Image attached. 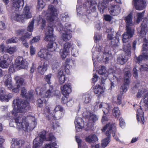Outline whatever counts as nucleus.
Instances as JSON below:
<instances>
[{
	"instance_id": "680f3d73",
	"label": "nucleus",
	"mask_w": 148,
	"mask_h": 148,
	"mask_svg": "<svg viewBox=\"0 0 148 148\" xmlns=\"http://www.w3.org/2000/svg\"><path fill=\"white\" fill-rule=\"evenodd\" d=\"M18 40L16 38H12L10 39L7 40V43L8 44L9 43H14L17 42Z\"/></svg>"
},
{
	"instance_id": "a211bd4d",
	"label": "nucleus",
	"mask_w": 148,
	"mask_h": 148,
	"mask_svg": "<svg viewBox=\"0 0 148 148\" xmlns=\"http://www.w3.org/2000/svg\"><path fill=\"white\" fill-rule=\"evenodd\" d=\"M110 14L112 15L115 16L118 14L120 11V8L118 5H112L109 8Z\"/></svg>"
},
{
	"instance_id": "bb28decb",
	"label": "nucleus",
	"mask_w": 148,
	"mask_h": 148,
	"mask_svg": "<svg viewBox=\"0 0 148 148\" xmlns=\"http://www.w3.org/2000/svg\"><path fill=\"white\" fill-rule=\"evenodd\" d=\"M127 59L125 55L121 54L117 58L118 63L121 64H123L127 61Z\"/></svg>"
},
{
	"instance_id": "7c9ffc66",
	"label": "nucleus",
	"mask_w": 148,
	"mask_h": 148,
	"mask_svg": "<svg viewBox=\"0 0 148 148\" xmlns=\"http://www.w3.org/2000/svg\"><path fill=\"white\" fill-rule=\"evenodd\" d=\"M42 88L41 89L40 94L41 95H42L43 97H49L51 96L52 91L53 87H51L50 88L48 89L47 91L45 92V93L44 95H43L44 93L43 91H42Z\"/></svg>"
},
{
	"instance_id": "2f4dec72",
	"label": "nucleus",
	"mask_w": 148,
	"mask_h": 148,
	"mask_svg": "<svg viewBox=\"0 0 148 148\" xmlns=\"http://www.w3.org/2000/svg\"><path fill=\"white\" fill-rule=\"evenodd\" d=\"M47 68V65L45 64L40 65L37 68L38 72L41 74L43 75L46 71Z\"/></svg>"
},
{
	"instance_id": "0eeeda50",
	"label": "nucleus",
	"mask_w": 148,
	"mask_h": 148,
	"mask_svg": "<svg viewBox=\"0 0 148 148\" xmlns=\"http://www.w3.org/2000/svg\"><path fill=\"white\" fill-rule=\"evenodd\" d=\"M57 15V11L56 9L52 5L48 6L47 12L46 13L45 16L47 20L51 22L53 21L56 17Z\"/></svg>"
},
{
	"instance_id": "39448f33",
	"label": "nucleus",
	"mask_w": 148,
	"mask_h": 148,
	"mask_svg": "<svg viewBox=\"0 0 148 148\" xmlns=\"http://www.w3.org/2000/svg\"><path fill=\"white\" fill-rule=\"evenodd\" d=\"M32 17L31 13L29 7L26 5L23 10V14L19 15L17 14H15L14 17V19L19 22H23L24 18H29Z\"/></svg>"
},
{
	"instance_id": "338daca9",
	"label": "nucleus",
	"mask_w": 148,
	"mask_h": 148,
	"mask_svg": "<svg viewBox=\"0 0 148 148\" xmlns=\"http://www.w3.org/2000/svg\"><path fill=\"white\" fill-rule=\"evenodd\" d=\"M107 77V75L103 74L101 76V84H103L104 83L106 80V79Z\"/></svg>"
},
{
	"instance_id": "423d86ee",
	"label": "nucleus",
	"mask_w": 148,
	"mask_h": 148,
	"mask_svg": "<svg viewBox=\"0 0 148 148\" xmlns=\"http://www.w3.org/2000/svg\"><path fill=\"white\" fill-rule=\"evenodd\" d=\"M125 73L124 75V83L121 86L120 91L122 92V94L123 92H126L128 89V85L130 82V79L131 76L130 71L128 69H124Z\"/></svg>"
},
{
	"instance_id": "5701e85b",
	"label": "nucleus",
	"mask_w": 148,
	"mask_h": 148,
	"mask_svg": "<svg viewBox=\"0 0 148 148\" xmlns=\"http://www.w3.org/2000/svg\"><path fill=\"white\" fill-rule=\"evenodd\" d=\"M135 58L136 62L139 64L143 60L148 59V53H143L138 57H136Z\"/></svg>"
},
{
	"instance_id": "49530a36",
	"label": "nucleus",
	"mask_w": 148,
	"mask_h": 148,
	"mask_svg": "<svg viewBox=\"0 0 148 148\" xmlns=\"http://www.w3.org/2000/svg\"><path fill=\"white\" fill-rule=\"evenodd\" d=\"M113 79H112L111 80V88L114 87L116 84L118 82V78L115 76H113Z\"/></svg>"
},
{
	"instance_id": "864d4df0",
	"label": "nucleus",
	"mask_w": 148,
	"mask_h": 148,
	"mask_svg": "<svg viewBox=\"0 0 148 148\" xmlns=\"http://www.w3.org/2000/svg\"><path fill=\"white\" fill-rule=\"evenodd\" d=\"M99 8L100 9V11L103 12V11L107 7V5L106 3H104V2H103L101 3V4H99L98 5Z\"/></svg>"
},
{
	"instance_id": "ddd939ff",
	"label": "nucleus",
	"mask_w": 148,
	"mask_h": 148,
	"mask_svg": "<svg viewBox=\"0 0 148 148\" xmlns=\"http://www.w3.org/2000/svg\"><path fill=\"white\" fill-rule=\"evenodd\" d=\"M5 88L0 87V100L1 101H8L13 96L11 94H9L5 95Z\"/></svg>"
},
{
	"instance_id": "72a5a7b5",
	"label": "nucleus",
	"mask_w": 148,
	"mask_h": 148,
	"mask_svg": "<svg viewBox=\"0 0 148 148\" xmlns=\"http://www.w3.org/2000/svg\"><path fill=\"white\" fill-rule=\"evenodd\" d=\"M88 2L90 4V9L92 11L94 12L96 10V6L97 5V3L95 1L92 0H87Z\"/></svg>"
},
{
	"instance_id": "8fccbe9b",
	"label": "nucleus",
	"mask_w": 148,
	"mask_h": 148,
	"mask_svg": "<svg viewBox=\"0 0 148 148\" xmlns=\"http://www.w3.org/2000/svg\"><path fill=\"white\" fill-rule=\"evenodd\" d=\"M113 115L116 117H118L120 114V111L117 107H114L113 110Z\"/></svg>"
},
{
	"instance_id": "e2e57ef3",
	"label": "nucleus",
	"mask_w": 148,
	"mask_h": 148,
	"mask_svg": "<svg viewBox=\"0 0 148 148\" xmlns=\"http://www.w3.org/2000/svg\"><path fill=\"white\" fill-rule=\"evenodd\" d=\"M54 110L55 112H62L63 110V108L62 106H58L55 107Z\"/></svg>"
},
{
	"instance_id": "774afa93",
	"label": "nucleus",
	"mask_w": 148,
	"mask_h": 148,
	"mask_svg": "<svg viewBox=\"0 0 148 148\" xmlns=\"http://www.w3.org/2000/svg\"><path fill=\"white\" fill-rule=\"evenodd\" d=\"M141 71H148V66L147 64H144L141 66L140 68Z\"/></svg>"
},
{
	"instance_id": "c9c22d12",
	"label": "nucleus",
	"mask_w": 148,
	"mask_h": 148,
	"mask_svg": "<svg viewBox=\"0 0 148 148\" xmlns=\"http://www.w3.org/2000/svg\"><path fill=\"white\" fill-rule=\"evenodd\" d=\"M98 106H99V108H101L103 107V110H106L108 109V112H109V110L110 109V106L109 105L106 103H103L102 104L100 103H97L96 105L95 106V107L96 108V107H98Z\"/></svg>"
},
{
	"instance_id": "c756f323",
	"label": "nucleus",
	"mask_w": 148,
	"mask_h": 148,
	"mask_svg": "<svg viewBox=\"0 0 148 148\" xmlns=\"http://www.w3.org/2000/svg\"><path fill=\"white\" fill-rule=\"evenodd\" d=\"M74 123L76 128L79 129H82L83 126L82 124L83 123L82 119L81 118H77L76 119Z\"/></svg>"
},
{
	"instance_id": "412c9836",
	"label": "nucleus",
	"mask_w": 148,
	"mask_h": 148,
	"mask_svg": "<svg viewBox=\"0 0 148 148\" xmlns=\"http://www.w3.org/2000/svg\"><path fill=\"white\" fill-rule=\"evenodd\" d=\"M111 134V131L109 132V130H107L106 133V135L107 136V138L103 139L101 145V147L103 148H105L109 143Z\"/></svg>"
},
{
	"instance_id": "37998d69",
	"label": "nucleus",
	"mask_w": 148,
	"mask_h": 148,
	"mask_svg": "<svg viewBox=\"0 0 148 148\" xmlns=\"http://www.w3.org/2000/svg\"><path fill=\"white\" fill-rule=\"evenodd\" d=\"M69 52L62 49L60 50V53L61 57L63 59L66 57L69 54Z\"/></svg>"
},
{
	"instance_id": "13d9d810",
	"label": "nucleus",
	"mask_w": 148,
	"mask_h": 148,
	"mask_svg": "<svg viewBox=\"0 0 148 148\" xmlns=\"http://www.w3.org/2000/svg\"><path fill=\"white\" fill-rule=\"evenodd\" d=\"M106 72V69L105 67L104 66H102L101 69L98 71V73L100 75H102L103 74H106L105 73Z\"/></svg>"
},
{
	"instance_id": "f03ea898",
	"label": "nucleus",
	"mask_w": 148,
	"mask_h": 148,
	"mask_svg": "<svg viewBox=\"0 0 148 148\" xmlns=\"http://www.w3.org/2000/svg\"><path fill=\"white\" fill-rule=\"evenodd\" d=\"M53 27L50 26H48L45 30V40L51 42L47 45V51L45 49H42L38 53V56L43 59H47L50 58L51 54L49 53V52L55 51L57 48L56 43L53 42L55 40V37L53 35Z\"/></svg>"
},
{
	"instance_id": "ea45409f",
	"label": "nucleus",
	"mask_w": 148,
	"mask_h": 148,
	"mask_svg": "<svg viewBox=\"0 0 148 148\" xmlns=\"http://www.w3.org/2000/svg\"><path fill=\"white\" fill-rule=\"evenodd\" d=\"M62 116V114L60 112H55L54 114H52V117L55 120L59 119Z\"/></svg>"
},
{
	"instance_id": "6e6552de",
	"label": "nucleus",
	"mask_w": 148,
	"mask_h": 148,
	"mask_svg": "<svg viewBox=\"0 0 148 148\" xmlns=\"http://www.w3.org/2000/svg\"><path fill=\"white\" fill-rule=\"evenodd\" d=\"M46 132L42 131L39 136L37 137L33 141V148H39L42 144L43 141L46 139Z\"/></svg>"
},
{
	"instance_id": "f257e3e1",
	"label": "nucleus",
	"mask_w": 148,
	"mask_h": 148,
	"mask_svg": "<svg viewBox=\"0 0 148 148\" xmlns=\"http://www.w3.org/2000/svg\"><path fill=\"white\" fill-rule=\"evenodd\" d=\"M13 104L14 108L12 114L15 123L11 121L9 124L10 126L14 127L15 123L16 128L18 129L25 131L33 129L36 125V122L33 121L29 125L28 123L26 121V117L23 115V114L29 109V103L17 98L13 100Z\"/></svg>"
},
{
	"instance_id": "f8f14e48",
	"label": "nucleus",
	"mask_w": 148,
	"mask_h": 148,
	"mask_svg": "<svg viewBox=\"0 0 148 148\" xmlns=\"http://www.w3.org/2000/svg\"><path fill=\"white\" fill-rule=\"evenodd\" d=\"M133 3L136 9L138 10H143L147 5L145 0H133Z\"/></svg>"
},
{
	"instance_id": "603ef678",
	"label": "nucleus",
	"mask_w": 148,
	"mask_h": 148,
	"mask_svg": "<svg viewBox=\"0 0 148 148\" xmlns=\"http://www.w3.org/2000/svg\"><path fill=\"white\" fill-rule=\"evenodd\" d=\"M141 30L140 32V34H143V32H144V33H143V35H145L146 34V32L145 30H146L145 29L147 27V25L146 23H144L143 22L141 24Z\"/></svg>"
},
{
	"instance_id": "bf43d9fd",
	"label": "nucleus",
	"mask_w": 148,
	"mask_h": 148,
	"mask_svg": "<svg viewBox=\"0 0 148 148\" xmlns=\"http://www.w3.org/2000/svg\"><path fill=\"white\" fill-rule=\"evenodd\" d=\"M44 6V3L42 0H38V8L39 9H42Z\"/></svg>"
},
{
	"instance_id": "c85d7f7f",
	"label": "nucleus",
	"mask_w": 148,
	"mask_h": 148,
	"mask_svg": "<svg viewBox=\"0 0 148 148\" xmlns=\"http://www.w3.org/2000/svg\"><path fill=\"white\" fill-rule=\"evenodd\" d=\"M58 77L59 83L60 84H62L65 81V76L63 74V72L62 71H60L58 73Z\"/></svg>"
},
{
	"instance_id": "4be33fe9",
	"label": "nucleus",
	"mask_w": 148,
	"mask_h": 148,
	"mask_svg": "<svg viewBox=\"0 0 148 148\" xmlns=\"http://www.w3.org/2000/svg\"><path fill=\"white\" fill-rule=\"evenodd\" d=\"M34 23V19H33L27 27V30L30 32L26 33L24 36H23L25 37V39L26 38H30V36L32 34L31 32L33 30Z\"/></svg>"
},
{
	"instance_id": "cd10ccee",
	"label": "nucleus",
	"mask_w": 148,
	"mask_h": 148,
	"mask_svg": "<svg viewBox=\"0 0 148 148\" xmlns=\"http://www.w3.org/2000/svg\"><path fill=\"white\" fill-rule=\"evenodd\" d=\"M85 140L88 143H94L97 140V138L95 135H90L86 137Z\"/></svg>"
},
{
	"instance_id": "9b49d317",
	"label": "nucleus",
	"mask_w": 148,
	"mask_h": 148,
	"mask_svg": "<svg viewBox=\"0 0 148 148\" xmlns=\"http://www.w3.org/2000/svg\"><path fill=\"white\" fill-rule=\"evenodd\" d=\"M106 130H109V132L111 131V134L112 133L113 136L114 137V138L116 141H119L118 138L116 136H115L116 129L114 123H109L105 126L103 129L101 130L103 132H104Z\"/></svg>"
},
{
	"instance_id": "20e7f679",
	"label": "nucleus",
	"mask_w": 148,
	"mask_h": 148,
	"mask_svg": "<svg viewBox=\"0 0 148 148\" xmlns=\"http://www.w3.org/2000/svg\"><path fill=\"white\" fill-rule=\"evenodd\" d=\"M142 96L143 99L140 102V105L142 106L143 109L146 110H148V90L145 89L139 90L137 94V98H140Z\"/></svg>"
},
{
	"instance_id": "9d476101",
	"label": "nucleus",
	"mask_w": 148,
	"mask_h": 148,
	"mask_svg": "<svg viewBox=\"0 0 148 148\" xmlns=\"http://www.w3.org/2000/svg\"><path fill=\"white\" fill-rule=\"evenodd\" d=\"M15 64L16 67L20 69H27L28 64L25 59L21 57H18L15 60Z\"/></svg>"
},
{
	"instance_id": "6e6d98bb",
	"label": "nucleus",
	"mask_w": 148,
	"mask_h": 148,
	"mask_svg": "<svg viewBox=\"0 0 148 148\" xmlns=\"http://www.w3.org/2000/svg\"><path fill=\"white\" fill-rule=\"evenodd\" d=\"M65 26V27H63L62 25V27L63 28V30L65 29L66 31H68L70 32H72L71 27V25L70 24L68 23H66Z\"/></svg>"
},
{
	"instance_id": "a19ab883",
	"label": "nucleus",
	"mask_w": 148,
	"mask_h": 148,
	"mask_svg": "<svg viewBox=\"0 0 148 148\" xmlns=\"http://www.w3.org/2000/svg\"><path fill=\"white\" fill-rule=\"evenodd\" d=\"M119 41V38L118 36H116L112 40L111 44L113 46L116 47L118 45Z\"/></svg>"
},
{
	"instance_id": "79ce46f5",
	"label": "nucleus",
	"mask_w": 148,
	"mask_h": 148,
	"mask_svg": "<svg viewBox=\"0 0 148 148\" xmlns=\"http://www.w3.org/2000/svg\"><path fill=\"white\" fill-rule=\"evenodd\" d=\"M20 40L21 41L22 43L24 46L26 48L29 47V44L27 42L25 37L23 36H22L19 38Z\"/></svg>"
},
{
	"instance_id": "7ed1b4c3",
	"label": "nucleus",
	"mask_w": 148,
	"mask_h": 148,
	"mask_svg": "<svg viewBox=\"0 0 148 148\" xmlns=\"http://www.w3.org/2000/svg\"><path fill=\"white\" fill-rule=\"evenodd\" d=\"M125 20L126 25V32L124 33L122 36L123 49L125 52L129 54L130 52L131 44L128 42L130 38L133 36L134 32V29L131 27L133 24L131 14H130L126 17Z\"/></svg>"
},
{
	"instance_id": "09e8293b",
	"label": "nucleus",
	"mask_w": 148,
	"mask_h": 148,
	"mask_svg": "<svg viewBox=\"0 0 148 148\" xmlns=\"http://www.w3.org/2000/svg\"><path fill=\"white\" fill-rule=\"evenodd\" d=\"M6 51L10 54H12L16 51V48L15 46L10 47L6 49Z\"/></svg>"
},
{
	"instance_id": "0e129e2a",
	"label": "nucleus",
	"mask_w": 148,
	"mask_h": 148,
	"mask_svg": "<svg viewBox=\"0 0 148 148\" xmlns=\"http://www.w3.org/2000/svg\"><path fill=\"white\" fill-rule=\"evenodd\" d=\"M51 76V74H49L47 75H46L45 77V80L49 84H50L51 83L50 80Z\"/></svg>"
},
{
	"instance_id": "052dcab7",
	"label": "nucleus",
	"mask_w": 148,
	"mask_h": 148,
	"mask_svg": "<svg viewBox=\"0 0 148 148\" xmlns=\"http://www.w3.org/2000/svg\"><path fill=\"white\" fill-rule=\"evenodd\" d=\"M43 98H42L41 99H39L37 100V103L38 106L39 107H41L42 106V103H45V101L43 99Z\"/></svg>"
},
{
	"instance_id": "e433bc0d",
	"label": "nucleus",
	"mask_w": 148,
	"mask_h": 148,
	"mask_svg": "<svg viewBox=\"0 0 148 148\" xmlns=\"http://www.w3.org/2000/svg\"><path fill=\"white\" fill-rule=\"evenodd\" d=\"M110 55L108 53V50L105 49V52L103 53L102 58V60L104 62H106L109 60V58L110 57Z\"/></svg>"
},
{
	"instance_id": "69168bd1",
	"label": "nucleus",
	"mask_w": 148,
	"mask_h": 148,
	"mask_svg": "<svg viewBox=\"0 0 148 148\" xmlns=\"http://www.w3.org/2000/svg\"><path fill=\"white\" fill-rule=\"evenodd\" d=\"M40 37L38 36L34 37L31 41L30 43H33L37 42L40 40Z\"/></svg>"
},
{
	"instance_id": "6ab92c4d",
	"label": "nucleus",
	"mask_w": 148,
	"mask_h": 148,
	"mask_svg": "<svg viewBox=\"0 0 148 148\" xmlns=\"http://www.w3.org/2000/svg\"><path fill=\"white\" fill-rule=\"evenodd\" d=\"M21 95L23 97H24L27 99H29L30 100L33 99V92L31 91L29 92L28 93H27V90L25 88H22L21 92Z\"/></svg>"
},
{
	"instance_id": "4d7b16f0",
	"label": "nucleus",
	"mask_w": 148,
	"mask_h": 148,
	"mask_svg": "<svg viewBox=\"0 0 148 148\" xmlns=\"http://www.w3.org/2000/svg\"><path fill=\"white\" fill-rule=\"evenodd\" d=\"M78 5H77V14H81V10H82V6H81V3H80L79 0L78 1Z\"/></svg>"
},
{
	"instance_id": "2eb2a0df",
	"label": "nucleus",
	"mask_w": 148,
	"mask_h": 148,
	"mask_svg": "<svg viewBox=\"0 0 148 148\" xmlns=\"http://www.w3.org/2000/svg\"><path fill=\"white\" fill-rule=\"evenodd\" d=\"M48 140L51 141V142L46 144L43 148H57L56 147L57 145L55 141L56 138L52 134H49Z\"/></svg>"
},
{
	"instance_id": "4468645a",
	"label": "nucleus",
	"mask_w": 148,
	"mask_h": 148,
	"mask_svg": "<svg viewBox=\"0 0 148 148\" xmlns=\"http://www.w3.org/2000/svg\"><path fill=\"white\" fill-rule=\"evenodd\" d=\"M24 3L23 0H12V9L16 11L21 9Z\"/></svg>"
},
{
	"instance_id": "de8ad7c7",
	"label": "nucleus",
	"mask_w": 148,
	"mask_h": 148,
	"mask_svg": "<svg viewBox=\"0 0 148 148\" xmlns=\"http://www.w3.org/2000/svg\"><path fill=\"white\" fill-rule=\"evenodd\" d=\"M72 45L71 43L67 42L65 43L64 45V50L66 51L69 52L70 49L72 47Z\"/></svg>"
},
{
	"instance_id": "393cba45",
	"label": "nucleus",
	"mask_w": 148,
	"mask_h": 148,
	"mask_svg": "<svg viewBox=\"0 0 148 148\" xmlns=\"http://www.w3.org/2000/svg\"><path fill=\"white\" fill-rule=\"evenodd\" d=\"M14 79L16 81V86L18 88H20L24 84V79L19 76H16Z\"/></svg>"
},
{
	"instance_id": "3c124183",
	"label": "nucleus",
	"mask_w": 148,
	"mask_h": 148,
	"mask_svg": "<svg viewBox=\"0 0 148 148\" xmlns=\"http://www.w3.org/2000/svg\"><path fill=\"white\" fill-rule=\"evenodd\" d=\"M144 13V11L142 12V13H138L137 14V18L136 22L137 23H138L142 19V18L143 16Z\"/></svg>"
},
{
	"instance_id": "dca6fc26",
	"label": "nucleus",
	"mask_w": 148,
	"mask_h": 148,
	"mask_svg": "<svg viewBox=\"0 0 148 148\" xmlns=\"http://www.w3.org/2000/svg\"><path fill=\"white\" fill-rule=\"evenodd\" d=\"M9 58V56L6 54H4L0 58V66L2 68H7L9 65V64L7 62Z\"/></svg>"
},
{
	"instance_id": "f704fd0d",
	"label": "nucleus",
	"mask_w": 148,
	"mask_h": 148,
	"mask_svg": "<svg viewBox=\"0 0 148 148\" xmlns=\"http://www.w3.org/2000/svg\"><path fill=\"white\" fill-rule=\"evenodd\" d=\"M76 139L78 144V148H88L86 143L82 142V140L76 136Z\"/></svg>"
},
{
	"instance_id": "a878e982",
	"label": "nucleus",
	"mask_w": 148,
	"mask_h": 148,
	"mask_svg": "<svg viewBox=\"0 0 148 148\" xmlns=\"http://www.w3.org/2000/svg\"><path fill=\"white\" fill-rule=\"evenodd\" d=\"M87 119L89 120L90 123H95L98 120V116L95 114L89 113V116H88Z\"/></svg>"
},
{
	"instance_id": "58836bf2",
	"label": "nucleus",
	"mask_w": 148,
	"mask_h": 148,
	"mask_svg": "<svg viewBox=\"0 0 148 148\" xmlns=\"http://www.w3.org/2000/svg\"><path fill=\"white\" fill-rule=\"evenodd\" d=\"M103 111L104 114L102 118L101 121L102 123H105L106 122L108 121V120L106 115L108 113V110L107 109L106 110H103Z\"/></svg>"
},
{
	"instance_id": "aec40b11",
	"label": "nucleus",
	"mask_w": 148,
	"mask_h": 148,
	"mask_svg": "<svg viewBox=\"0 0 148 148\" xmlns=\"http://www.w3.org/2000/svg\"><path fill=\"white\" fill-rule=\"evenodd\" d=\"M61 89L63 95H67L71 92V86L69 84H65L61 86Z\"/></svg>"
},
{
	"instance_id": "473e14b6",
	"label": "nucleus",
	"mask_w": 148,
	"mask_h": 148,
	"mask_svg": "<svg viewBox=\"0 0 148 148\" xmlns=\"http://www.w3.org/2000/svg\"><path fill=\"white\" fill-rule=\"evenodd\" d=\"M12 143V147H14V146L16 145H22L24 144L25 141L22 140H18L17 139H13Z\"/></svg>"
},
{
	"instance_id": "f3484780",
	"label": "nucleus",
	"mask_w": 148,
	"mask_h": 148,
	"mask_svg": "<svg viewBox=\"0 0 148 148\" xmlns=\"http://www.w3.org/2000/svg\"><path fill=\"white\" fill-rule=\"evenodd\" d=\"M3 81L4 85L9 89H11L12 88L11 78L10 75H5L4 77Z\"/></svg>"
},
{
	"instance_id": "c03bdc74",
	"label": "nucleus",
	"mask_w": 148,
	"mask_h": 148,
	"mask_svg": "<svg viewBox=\"0 0 148 148\" xmlns=\"http://www.w3.org/2000/svg\"><path fill=\"white\" fill-rule=\"evenodd\" d=\"M83 97L85 103H89L91 99V95L88 94L84 95Z\"/></svg>"
},
{
	"instance_id": "4c0bfd02",
	"label": "nucleus",
	"mask_w": 148,
	"mask_h": 148,
	"mask_svg": "<svg viewBox=\"0 0 148 148\" xmlns=\"http://www.w3.org/2000/svg\"><path fill=\"white\" fill-rule=\"evenodd\" d=\"M94 92L96 94L100 95L103 92V88L99 85H96L94 89Z\"/></svg>"
},
{
	"instance_id": "5fc2aeb1",
	"label": "nucleus",
	"mask_w": 148,
	"mask_h": 148,
	"mask_svg": "<svg viewBox=\"0 0 148 148\" xmlns=\"http://www.w3.org/2000/svg\"><path fill=\"white\" fill-rule=\"evenodd\" d=\"M61 18L62 20L64 21H66L67 19L69 18V16L67 12L63 13L60 15Z\"/></svg>"
},
{
	"instance_id": "1a4fd4ad",
	"label": "nucleus",
	"mask_w": 148,
	"mask_h": 148,
	"mask_svg": "<svg viewBox=\"0 0 148 148\" xmlns=\"http://www.w3.org/2000/svg\"><path fill=\"white\" fill-rule=\"evenodd\" d=\"M57 28L58 30L61 32L60 33L62 34L61 38L63 41H66L71 39L72 37L71 32L66 31L65 29L63 30L62 25L61 24L58 25Z\"/></svg>"
},
{
	"instance_id": "b1692460",
	"label": "nucleus",
	"mask_w": 148,
	"mask_h": 148,
	"mask_svg": "<svg viewBox=\"0 0 148 148\" xmlns=\"http://www.w3.org/2000/svg\"><path fill=\"white\" fill-rule=\"evenodd\" d=\"M71 60L70 58H67L66 59V62L64 63L62 66V69H64L66 73L67 74H69L70 73V72L69 70L70 66L69 65L66 63H68L70 62Z\"/></svg>"
},
{
	"instance_id": "a18cd8bd",
	"label": "nucleus",
	"mask_w": 148,
	"mask_h": 148,
	"mask_svg": "<svg viewBox=\"0 0 148 148\" xmlns=\"http://www.w3.org/2000/svg\"><path fill=\"white\" fill-rule=\"evenodd\" d=\"M139 107L140 108H139L137 110L136 114L137 119L138 121H140L139 116H143V112L142 110V108L141 107V106H140Z\"/></svg>"
}]
</instances>
